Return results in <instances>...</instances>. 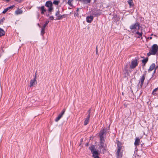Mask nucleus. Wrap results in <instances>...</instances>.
I'll use <instances>...</instances> for the list:
<instances>
[{
	"label": "nucleus",
	"mask_w": 158,
	"mask_h": 158,
	"mask_svg": "<svg viewBox=\"0 0 158 158\" xmlns=\"http://www.w3.org/2000/svg\"><path fill=\"white\" fill-rule=\"evenodd\" d=\"M117 150L115 154L116 158H122L123 156V152L121 151L122 148V144L121 142L118 141L117 143Z\"/></svg>",
	"instance_id": "1"
},
{
	"label": "nucleus",
	"mask_w": 158,
	"mask_h": 158,
	"mask_svg": "<svg viewBox=\"0 0 158 158\" xmlns=\"http://www.w3.org/2000/svg\"><path fill=\"white\" fill-rule=\"evenodd\" d=\"M89 149L91 151V152L92 153L93 156L94 158H100L98 156L99 154L98 150L95 149L94 145H92L89 148Z\"/></svg>",
	"instance_id": "2"
},
{
	"label": "nucleus",
	"mask_w": 158,
	"mask_h": 158,
	"mask_svg": "<svg viewBox=\"0 0 158 158\" xmlns=\"http://www.w3.org/2000/svg\"><path fill=\"white\" fill-rule=\"evenodd\" d=\"M139 58H135V59L132 60L130 65V68L132 69H134L138 64V60Z\"/></svg>",
	"instance_id": "3"
},
{
	"label": "nucleus",
	"mask_w": 158,
	"mask_h": 158,
	"mask_svg": "<svg viewBox=\"0 0 158 158\" xmlns=\"http://www.w3.org/2000/svg\"><path fill=\"white\" fill-rule=\"evenodd\" d=\"M140 24L139 23H136L135 24H131L130 27L131 30L136 29L139 30V29Z\"/></svg>",
	"instance_id": "4"
},
{
	"label": "nucleus",
	"mask_w": 158,
	"mask_h": 158,
	"mask_svg": "<svg viewBox=\"0 0 158 158\" xmlns=\"http://www.w3.org/2000/svg\"><path fill=\"white\" fill-rule=\"evenodd\" d=\"M146 75V73H144L141 76L140 78L138 85H139L140 88H142L143 84L144 81L145 79V76Z\"/></svg>",
	"instance_id": "5"
},
{
	"label": "nucleus",
	"mask_w": 158,
	"mask_h": 158,
	"mask_svg": "<svg viewBox=\"0 0 158 158\" xmlns=\"http://www.w3.org/2000/svg\"><path fill=\"white\" fill-rule=\"evenodd\" d=\"M158 50V46L156 44H153L151 52H152V55H155Z\"/></svg>",
	"instance_id": "6"
},
{
	"label": "nucleus",
	"mask_w": 158,
	"mask_h": 158,
	"mask_svg": "<svg viewBox=\"0 0 158 158\" xmlns=\"http://www.w3.org/2000/svg\"><path fill=\"white\" fill-rule=\"evenodd\" d=\"M45 6L48 7L49 10H51L52 9H53V3L51 1H47L45 5Z\"/></svg>",
	"instance_id": "7"
},
{
	"label": "nucleus",
	"mask_w": 158,
	"mask_h": 158,
	"mask_svg": "<svg viewBox=\"0 0 158 158\" xmlns=\"http://www.w3.org/2000/svg\"><path fill=\"white\" fill-rule=\"evenodd\" d=\"M101 12L98 10L94 9L92 11V15L95 16H98L101 15Z\"/></svg>",
	"instance_id": "8"
},
{
	"label": "nucleus",
	"mask_w": 158,
	"mask_h": 158,
	"mask_svg": "<svg viewBox=\"0 0 158 158\" xmlns=\"http://www.w3.org/2000/svg\"><path fill=\"white\" fill-rule=\"evenodd\" d=\"M65 111V109H64L61 112V113L58 115V117L55 119L56 122L58 121L61 118L64 114Z\"/></svg>",
	"instance_id": "9"
},
{
	"label": "nucleus",
	"mask_w": 158,
	"mask_h": 158,
	"mask_svg": "<svg viewBox=\"0 0 158 158\" xmlns=\"http://www.w3.org/2000/svg\"><path fill=\"white\" fill-rule=\"evenodd\" d=\"M37 84L36 80V77H34V78L32 79L30 81V87H31L33 86L34 85H36Z\"/></svg>",
	"instance_id": "10"
},
{
	"label": "nucleus",
	"mask_w": 158,
	"mask_h": 158,
	"mask_svg": "<svg viewBox=\"0 0 158 158\" xmlns=\"http://www.w3.org/2000/svg\"><path fill=\"white\" fill-rule=\"evenodd\" d=\"M15 6V5H13L11 6H10L4 9V10L2 11V13L3 14H5L8 10H9L10 9H12Z\"/></svg>",
	"instance_id": "11"
},
{
	"label": "nucleus",
	"mask_w": 158,
	"mask_h": 158,
	"mask_svg": "<svg viewBox=\"0 0 158 158\" xmlns=\"http://www.w3.org/2000/svg\"><path fill=\"white\" fill-rule=\"evenodd\" d=\"M156 65L154 63H152L150 66L149 69L148 70L149 72L152 71L155 68Z\"/></svg>",
	"instance_id": "12"
},
{
	"label": "nucleus",
	"mask_w": 158,
	"mask_h": 158,
	"mask_svg": "<svg viewBox=\"0 0 158 158\" xmlns=\"http://www.w3.org/2000/svg\"><path fill=\"white\" fill-rule=\"evenodd\" d=\"M94 17L92 16H88L86 18V20L87 22L90 23L93 20Z\"/></svg>",
	"instance_id": "13"
},
{
	"label": "nucleus",
	"mask_w": 158,
	"mask_h": 158,
	"mask_svg": "<svg viewBox=\"0 0 158 158\" xmlns=\"http://www.w3.org/2000/svg\"><path fill=\"white\" fill-rule=\"evenodd\" d=\"M140 139L138 138H136L134 143V145L135 146H137L139 144Z\"/></svg>",
	"instance_id": "14"
},
{
	"label": "nucleus",
	"mask_w": 158,
	"mask_h": 158,
	"mask_svg": "<svg viewBox=\"0 0 158 158\" xmlns=\"http://www.w3.org/2000/svg\"><path fill=\"white\" fill-rule=\"evenodd\" d=\"M89 115H88L87 117L85 118V121L84 122V125L85 126L87 125L89 122V119L90 118Z\"/></svg>",
	"instance_id": "15"
},
{
	"label": "nucleus",
	"mask_w": 158,
	"mask_h": 158,
	"mask_svg": "<svg viewBox=\"0 0 158 158\" xmlns=\"http://www.w3.org/2000/svg\"><path fill=\"white\" fill-rule=\"evenodd\" d=\"M41 13L42 15H44L45 13L47 11L46 9H45V7L44 6H42L41 7Z\"/></svg>",
	"instance_id": "16"
},
{
	"label": "nucleus",
	"mask_w": 158,
	"mask_h": 158,
	"mask_svg": "<svg viewBox=\"0 0 158 158\" xmlns=\"http://www.w3.org/2000/svg\"><path fill=\"white\" fill-rule=\"evenodd\" d=\"M106 131V129L104 128L103 130H101L100 131L99 133V135H104V134L105 135Z\"/></svg>",
	"instance_id": "17"
},
{
	"label": "nucleus",
	"mask_w": 158,
	"mask_h": 158,
	"mask_svg": "<svg viewBox=\"0 0 158 158\" xmlns=\"http://www.w3.org/2000/svg\"><path fill=\"white\" fill-rule=\"evenodd\" d=\"M15 13L16 15H18L22 14L23 11L21 9H20L16 10Z\"/></svg>",
	"instance_id": "18"
},
{
	"label": "nucleus",
	"mask_w": 158,
	"mask_h": 158,
	"mask_svg": "<svg viewBox=\"0 0 158 158\" xmlns=\"http://www.w3.org/2000/svg\"><path fill=\"white\" fill-rule=\"evenodd\" d=\"M5 35V32L2 28H0V37Z\"/></svg>",
	"instance_id": "19"
},
{
	"label": "nucleus",
	"mask_w": 158,
	"mask_h": 158,
	"mask_svg": "<svg viewBox=\"0 0 158 158\" xmlns=\"http://www.w3.org/2000/svg\"><path fill=\"white\" fill-rule=\"evenodd\" d=\"M45 27H42L41 28V35L42 36H43L44 35L45 33Z\"/></svg>",
	"instance_id": "20"
},
{
	"label": "nucleus",
	"mask_w": 158,
	"mask_h": 158,
	"mask_svg": "<svg viewBox=\"0 0 158 158\" xmlns=\"http://www.w3.org/2000/svg\"><path fill=\"white\" fill-rule=\"evenodd\" d=\"M91 0H83L82 3L84 4L90 3Z\"/></svg>",
	"instance_id": "21"
},
{
	"label": "nucleus",
	"mask_w": 158,
	"mask_h": 158,
	"mask_svg": "<svg viewBox=\"0 0 158 158\" xmlns=\"http://www.w3.org/2000/svg\"><path fill=\"white\" fill-rule=\"evenodd\" d=\"M143 33L142 32H139V31H137L135 34H137L139 35L137 36V38H140L142 35Z\"/></svg>",
	"instance_id": "22"
},
{
	"label": "nucleus",
	"mask_w": 158,
	"mask_h": 158,
	"mask_svg": "<svg viewBox=\"0 0 158 158\" xmlns=\"http://www.w3.org/2000/svg\"><path fill=\"white\" fill-rule=\"evenodd\" d=\"M99 136L100 138V141H101L102 142L105 141V139L104 137V135H99Z\"/></svg>",
	"instance_id": "23"
},
{
	"label": "nucleus",
	"mask_w": 158,
	"mask_h": 158,
	"mask_svg": "<svg viewBox=\"0 0 158 158\" xmlns=\"http://www.w3.org/2000/svg\"><path fill=\"white\" fill-rule=\"evenodd\" d=\"M148 61V58H146L145 59L142 60V64H146Z\"/></svg>",
	"instance_id": "24"
},
{
	"label": "nucleus",
	"mask_w": 158,
	"mask_h": 158,
	"mask_svg": "<svg viewBox=\"0 0 158 158\" xmlns=\"http://www.w3.org/2000/svg\"><path fill=\"white\" fill-rule=\"evenodd\" d=\"M53 9H52L51 10H49V9H48V12L49 14H46V15L47 16H48L49 15H50L52 14V12L53 11Z\"/></svg>",
	"instance_id": "25"
},
{
	"label": "nucleus",
	"mask_w": 158,
	"mask_h": 158,
	"mask_svg": "<svg viewBox=\"0 0 158 158\" xmlns=\"http://www.w3.org/2000/svg\"><path fill=\"white\" fill-rule=\"evenodd\" d=\"M128 3L129 4L130 6L131 7V6H133L134 4H132V0H131L130 1H129L128 2Z\"/></svg>",
	"instance_id": "26"
},
{
	"label": "nucleus",
	"mask_w": 158,
	"mask_h": 158,
	"mask_svg": "<svg viewBox=\"0 0 158 158\" xmlns=\"http://www.w3.org/2000/svg\"><path fill=\"white\" fill-rule=\"evenodd\" d=\"M105 141H103L102 142L100 141V147L102 148H104V142Z\"/></svg>",
	"instance_id": "27"
},
{
	"label": "nucleus",
	"mask_w": 158,
	"mask_h": 158,
	"mask_svg": "<svg viewBox=\"0 0 158 158\" xmlns=\"http://www.w3.org/2000/svg\"><path fill=\"white\" fill-rule=\"evenodd\" d=\"M59 1L56 0H55L53 2V4L56 5H58L59 3Z\"/></svg>",
	"instance_id": "28"
},
{
	"label": "nucleus",
	"mask_w": 158,
	"mask_h": 158,
	"mask_svg": "<svg viewBox=\"0 0 158 158\" xmlns=\"http://www.w3.org/2000/svg\"><path fill=\"white\" fill-rule=\"evenodd\" d=\"M73 0H69L68 1V4L71 6H73V4L72 3V2Z\"/></svg>",
	"instance_id": "29"
},
{
	"label": "nucleus",
	"mask_w": 158,
	"mask_h": 158,
	"mask_svg": "<svg viewBox=\"0 0 158 158\" xmlns=\"http://www.w3.org/2000/svg\"><path fill=\"white\" fill-rule=\"evenodd\" d=\"M5 19L4 17H3L0 20V24H2Z\"/></svg>",
	"instance_id": "30"
},
{
	"label": "nucleus",
	"mask_w": 158,
	"mask_h": 158,
	"mask_svg": "<svg viewBox=\"0 0 158 158\" xmlns=\"http://www.w3.org/2000/svg\"><path fill=\"white\" fill-rule=\"evenodd\" d=\"M62 19V15L59 14L57 17L56 19L60 20Z\"/></svg>",
	"instance_id": "31"
},
{
	"label": "nucleus",
	"mask_w": 158,
	"mask_h": 158,
	"mask_svg": "<svg viewBox=\"0 0 158 158\" xmlns=\"http://www.w3.org/2000/svg\"><path fill=\"white\" fill-rule=\"evenodd\" d=\"M49 23V21H48V20L45 23L43 26V27L45 28L48 25V24Z\"/></svg>",
	"instance_id": "32"
},
{
	"label": "nucleus",
	"mask_w": 158,
	"mask_h": 158,
	"mask_svg": "<svg viewBox=\"0 0 158 158\" xmlns=\"http://www.w3.org/2000/svg\"><path fill=\"white\" fill-rule=\"evenodd\" d=\"M129 71L128 69H126V70H123L124 73H125V74H127L128 75H129Z\"/></svg>",
	"instance_id": "33"
},
{
	"label": "nucleus",
	"mask_w": 158,
	"mask_h": 158,
	"mask_svg": "<svg viewBox=\"0 0 158 158\" xmlns=\"http://www.w3.org/2000/svg\"><path fill=\"white\" fill-rule=\"evenodd\" d=\"M60 14V11L58 10L57 11H56V12L55 14V15L57 17Z\"/></svg>",
	"instance_id": "34"
},
{
	"label": "nucleus",
	"mask_w": 158,
	"mask_h": 158,
	"mask_svg": "<svg viewBox=\"0 0 158 158\" xmlns=\"http://www.w3.org/2000/svg\"><path fill=\"white\" fill-rule=\"evenodd\" d=\"M152 95L154 96H156L157 95V94L156 93V92L152 91Z\"/></svg>",
	"instance_id": "35"
},
{
	"label": "nucleus",
	"mask_w": 158,
	"mask_h": 158,
	"mask_svg": "<svg viewBox=\"0 0 158 158\" xmlns=\"http://www.w3.org/2000/svg\"><path fill=\"white\" fill-rule=\"evenodd\" d=\"M91 113V108H90L88 111L87 112V114H88V115H89V117H90V114Z\"/></svg>",
	"instance_id": "36"
},
{
	"label": "nucleus",
	"mask_w": 158,
	"mask_h": 158,
	"mask_svg": "<svg viewBox=\"0 0 158 158\" xmlns=\"http://www.w3.org/2000/svg\"><path fill=\"white\" fill-rule=\"evenodd\" d=\"M128 65H126L124 68V70H126V69L128 70Z\"/></svg>",
	"instance_id": "37"
},
{
	"label": "nucleus",
	"mask_w": 158,
	"mask_h": 158,
	"mask_svg": "<svg viewBox=\"0 0 158 158\" xmlns=\"http://www.w3.org/2000/svg\"><path fill=\"white\" fill-rule=\"evenodd\" d=\"M49 19H50V20H54V18L53 16H50Z\"/></svg>",
	"instance_id": "38"
},
{
	"label": "nucleus",
	"mask_w": 158,
	"mask_h": 158,
	"mask_svg": "<svg viewBox=\"0 0 158 158\" xmlns=\"http://www.w3.org/2000/svg\"><path fill=\"white\" fill-rule=\"evenodd\" d=\"M151 55H152V52L151 51V52H148L147 54V55L148 56H150Z\"/></svg>",
	"instance_id": "39"
},
{
	"label": "nucleus",
	"mask_w": 158,
	"mask_h": 158,
	"mask_svg": "<svg viewBox=\"0 0 158 158\" xmlns=\"http://www.w3.org/2000/svg\"><path fill=\"white\" fill-rule=\"evenodd\" d=\"M158 90V87L154 89L153 90V91L155 92H156Z\"/></svg>",
	"instance_id": "40"
},
{
	"label": "nucleus",
	"mask_w": 158,
	"mask_h": 158,
	"mask_svg": "<svg viewBox=\"0 0 158 158\" xmlns=\"http://www.w3.org/2000/svg\"><path fill=\"white\" fill-rule=\"evenodd\" d=\"M74 16H78L79 14H78V13L77 12V13H75L74 14Z\"/></svg>",
	"instance_id": "41"
},
{
	"label": "nucleus",
	"mask_w": 158,
	"mask_h": 158,
	"mask_svg": "<svg viewBox=\"0 0 158 158\" xmlns=\"http://www.w3.org/2000/svg\"><path fill=\"white\" fill-rule=\"evenodd\" d=\"M96 53L97 54H98V48H97V46L96 47Z\"/></svg>",
	"instance_id": "42"
},
{
	"label": "nucleus",
	"mask_w": 158,
	"mask_h": 158,
	"mask_svg": "<svg viewBox=\"0 0 158 158\" xmlns=\"http://www.w3.org/2000/svg\"><path fill=\"white\" fill-rule=\"evenodd\" d=\"M65 15H62V19L65 17Z\"/></svg>",
	"instance_id": "43"
},
{
	"label": "nucleus",
	"mask_w": 158,
	"mask_h": 158,
	"mask_svg": "<svg viewBox=\"0 0 158 158\" xmlns=\"http://www.w3.org/2000/svg\"><path fill=\"white\" fill-rule=\"evenodd\" d=\"M156 69L155 68L154 70V72H153V74L155 73L156 72Z\"/></svg>",
	"instance_id": "44"
},
{
	"label": "nucleus",
	"mask_w": 158,
	"mask_h": 158,
	"mask_svg": "<svg viewBox=\"0 0 158 158\" xmlns=\"http://www.w3.org/2000/svg\"><path fill=\"white\" fill-rule=\"evenodd\" d=\"M143 64L142 66L143 67H144L145 66L146 64Z\"/></svg>",
	"instance_id": "45"
},
{
	"label": "nucleus",
	"mask_w": 158,
	"mask_h": 158,
	"mask_svg": "<svg viewBox=\"0 0 158 158\" xmlns=\"http://www.w3.org/2000/svg\"><path fill=\"white\" fill-rule=\"evenodd\" d=\"M155 69H158V65H157L156 67L155 66Z\"/></svg>",
	"instance_id": "46"
},
{
	"label": "nucleus",
	"mask_w": 158,
	"mask_h": 158,
	"mask_svg": "<svg viewBox=\"0 0 158 158\" xmlns=\"http://www.w3.org/2000/svg\"><path fill=\"white\" fill-rule=\"evenodd\" d=\"M15 1L18 2H19V0H14Z\"/></svg>",
	"instance_id": "47"
},
{
	"label": "nucleus",
	"mask_w": 158,
	"mask_h": 158,
	"mask_svg": "<svg viewBox=\"0 0 158 158\" xmlns=\"http://www.w3.org/2000/svg\"><path fill=\"white\" fill-rule=\"evenodd\" d=\"M37 8L38 9H41V7L40 6H39V7H37Z\"/></svg>",
	"instance_id": "48"
},
{
	"label": "nucleus",
	"mask_w": 158,
	"mask_h": 158,
	"mask_svg": "<svg viewBox=\"0 0 158 158\" xmlns=\"http://www.w3.org/2000/svg\"><path fill=\"white\" fill-rule=\"evenodd\" d=\"M37 71L36 72H35V77L36 78V75H37Z\"/></svg>",
	"instance_id": "49"
},
{
	"label": "nucleus",
	"mask_w": 158,
	"mask_h": 158,
	"mask_svg": "<svg viewBox=\"0 0 158 158\" xmlns=\"http://www.w3.org/2000/svg\"><path fill=\"white\" fill-rule=\"evenodd\" d=\"M23 0H19V3H20L21 2H22V1H23Z\"/></svg>",
	"instance_id": "50"
},
{
	"label": "nucleus",
	"mask_w": 158,
	"mask_h": 158,
	"mask_svg": "<svg viewBox=\"0 0 158 158\" xmlns=\"http://www.w3.org/2000/svg\"><path fill=\"white\" fill-rule=\"evenodd\" d=\"M79 9L78 8H77V10H76V11L78 12L79 11Z\"/></svg>",
	"instance_id": "51"
},
{
	"label": "nucleus",
	"mask_w": 158,
	"mask_h": 158,
	"mask_svg": "<svg viewBox=\"0 0 158 158\" xmlns=\"http://www.w3.org/2000/svg\"><path fill=\"white\" fill-rule=\"evenodd\" d=\"M78 1H80L81 2H82L83 0H78Z\"/></svg>",
	"instance_id": "52"
},
{
	"label": "nucleus",
	"mask_w": 158,
	"mask_h": 158,
	"mask_svg": "<svg viewBox=\"0 0 158 158\" xmlns=\"http://www.w3.org/2000/svg\"><path fill=\"white\" fill-rule=\"evenodd\" d=\"M38 25L39 26V27H41V26L39 25V24L38 23Z\"/></svg>",
	"instance_id": "53"
},
{
	"label": "nucleus",
	"mask_w": 158,
	"mask_h": 158,
	"mask_svg": "<svg viewBox=\"0 0 158 158\" xmlns=\"http://www.w3.org/2000/svg\"><path fill=\"white\" fill-rule=\"evenodd\" d=\"M89 145V143H87L86 144V146H88Z\"/></svg>",
	"instance_id": "54"
},
{
	"label": "nucleus",
	"mask_w": 158,
	"mask_h": 158,
	"mask_svg": "<svg viewBox=\"0 0 158 158\" xmlns=\"http://www.w3.org/2000/svg\"><path fill=\"white\" fill-rule=\"evenodd\" d=\"M149 38H150V39H152V37H149Z\"/></svg>",
	"instance_id": "55"
},
{
	"label": "nucleus",
	"mask_w": 158,
	"mask_h": 158,
	"mask_svg": "<svg viewBox=\"0 0 158 158\" xmlns=\"http://www.w3.org/2000/svg\"><path fill=\"white\" fill-rule=\"evenodd\" d=\"M2 55V54L1 53H0V57Z\"/></svg>",
	"instance_id": "56"
},
{
	"label": "nucleus",
	"mask_w": 158,
	"mask_h": 158,
	"mask_svg": "<svg viewBox=\"0 0 158 158\" xmlns=\"http://www.w3.org/2000/svg\"><path fill=\"white\" fill-rule=\"evenodd\" d=\"M3 47L2 48V50H3ZM2 52H3V50H2Z\"/></svg>",
	"instance_id": "57"
},
{
	"label": "nucleus",
	"mask_w": 158,
	"mask_h": 158,
	"mask_svg": "<svg viewBox=\"0 0 158 158\" xmlns=\"http://www.w3.org/2000/svg\"><path fill=\"white\" fill-rule=\"evenodd\" d=\"M153 35V34H151V35Z\"/></svg>",
	"instance_id": "58"
},
{
	"label": "nucleus",
	"mask_w": 158,
	"mask_h": 158,
	"mask_svg": "<svg viewBox=\"0 0 158 158\" xmlns=\"http://www.w3.org/2000/svg\"><path fill=\"white\" fill-rule=\"evenodd\" d=\"M131 0H129V1H130Z\"/></svg>",
	"instance_id": "59"
}]
</instances>
